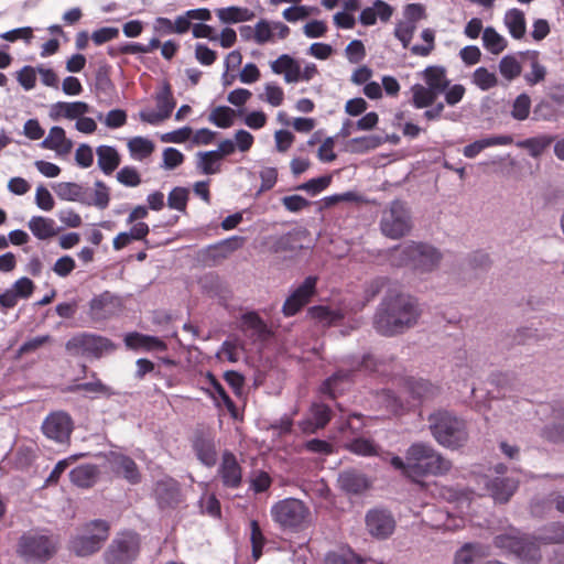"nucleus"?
Returning <instances> with one entry per match:
<instances>
[{"instance_id":"f03ea898","label":"nucleus","mask_w":564,"mask_h":564,"mask_svg":"<svg viewBox=\"0 0 564 564\" xmlns=\"http://www.w3.org/2000/svg\"><path fill=\"white\" fill-rule=\"evenodd\" d=\"M390 464L402 476L417 484L426 476H444L452 469L451 460L424 442L413 443L405 451L404 458L393 456Z\"/></svg>"},{"instance_id":"39448f33","label":"nucleus","mask_w":564,"mask_h":564,"mask_svg":"<svg viewBox=\"0 0 564 564\" xmlns=\"http://www.w3.org/2000/svg\"><path fill=\"white\" fill-rule=\"evenodd\" d=\"M57 547L58 542L54 536L29 531L20 536L17 553L28 563L43 564L56 554Z\"/></svg>"},{"instance_id":"72a5a7b5","label":"nucleus","mask_w":564,"mask_h":564,"mask_svg":"<svg viewBox=\"0 0 564 564\" xmlns=\"http://www.w3.org/2000/svg\"><path fill=\"white\" fill-rule=\"evenodd\" d=\"M98 477L96 465L86 464L73 468L69 473L70 481L79 488H90Z\"/></svg>"},{"instance_id":"79ce46f5","label":"nucleus","mask_w":564,"mask_h":564,"mask_svg":"<svg viewBox=\"0 0 564 564\" xmlns=\"http://www.w3.org/2000/svg\"><path fill=\"white\" fill-rule=\"evenodd\" d=\"M246 108H213L208 116V121L218 128H229L234 124L236 116H242Z\"/></svg>"},{"instance_id":"6e6552de","label":"nucleus","mask_w":564,"mask_h":564,"mask_svg":"<svg viewBox=\"0 0 564 564\" xmlns=\"http://www.w3.org/2000/svg\"><path fill=\"white\" fill-rule=\"evenodd\" d=\"M380 229L390 239H400L411 230L410 212L402 200H392L382 212Z\"/></svg>"},{"instance_id":"a211bd4d","label":"nucleus","mask_w":564,"mask_h":564,"mask_svg":"<svg viewBox=\"0 0 564 564\" xmlns=\"http://www.w3.org/2000/svg\"><path fill=\"white\" fill-rule=\"evenodd\" d=\"M218 475L225 487L231 489L240 487L242 482V470L236 456L231 452H224L221 463L218 468Z\"/></svg>"},{"instance_id":"2eb2a0df","label":"nucleus","mask_w":564,"mask_h":564,"mask_svg":"<svg viewBox=\"0 0 564 564\" xmlns=\"http://www.w3.org/2000/svg\"><path fill=\"white\" fill-rule=\"evenodd\" d=\"M153 496L160 509H174L181 502L178 481L165 476L154 484Z\"/></svg>"},{"instance_id":"c756f323","label":"nucleus","mask_w":564,"mask_h":564,"mask_svg":"<svg viewBox=\"0 0 564 564\" xmlns=\"http://www.w3.org/2000/svg\"><path fill=\"white\" fill-rule=\"evenodd\" d=\"M553 417L563 423H553L545 425L542 430V436L550 442L558 443L564 441V400L554 402L552 406Z\"/></svg>"},{"instance_id":"864d4df0","label":"nucleus","mask_w":564,"mask_h":564,"mask_svg":"<svg viewBox=\"0 0 564 564\" xmlns=\"http://www.w3.org/2000/svg\"><path fill=\"white\" fill-rule=\"evenodd\" d=\"M173 108H142L139 117L152 126H159L172 116Z\"/></svg>"},{"instance_id":"dca6fc26","label":"nucleus","mask_w":564,"mask_h":564,"mask_svg":"<svg viewBox=\"0 0 564 564\" xmlns=\"http://www.w3.org/2000/svg\"><path fill=\"white\" fill-rule=\"evenodd\" d=\"M366 525L369 533L377 539H387L395 528L391 513L383 509H372L366 514Z\"/></svg>"},{"instance_id":"de8ad7c7","label":"nucleus","mask_w":564,"mask_h":564,"mask_svg":"<svg viewBox=\"0 0 564 564\" xmlns=\"http://www.w3.org/2000/svg\"><path fill=\"white\" fill-rule=\"evenodd\" d=\"M507 40L499 34L494 26H487L482 31V45L491 54H500L507 47Z\"/></svg>"},{"instance_id":"09e8293b","label":"nucleus","mask_w":564,"mask_h":564,"mask_svg":"<svg viewBox=\"0 0 564 564\" xmlns=\"http://www.w3.org/2000/svg\"><path fill=\"white\" fill-rule=\"evenodd\" d=\"M86 206H96L99 209H106L110 202L109 187L102 181L95 182L94 197L90 196L89 192L86 194Z\"/></svg>"},{"instance_id":"052dcab7","label":"nucleus","mask_w":564,"mask_h":564,"mask_svg":"<svg viewBox=\"0 0 564 564\" xmlns=\"http://www.w3.org/2000/svg\"><path fill=\"white\" fill-rule=\"evenodd\" d=\"M479 545L476 543H465L454 555V564H475L478 556Z\"/></svg>"},{"instance_id":"13d9d810","label":"nucleus","mask_w":564,"mask_h":564,"mask_svg":"<svg viewBox=\"0 0 564 564\" xmlns=\"http://www.w3.org/2000/svg\"><path fill=\"white\" fill-rule=\"evenodd\" d=\"M473 83L481 90H488L497 84V76L481 66L474 70Z\"/></svg>"},{"instance_id":"b1692460","label":"nucleus","mask_w":564,"mask_h":564,"mask_svg":"<svg viewBox=\"0 0 564 564\" xmlns=\"http://www.w3.org/2000/svg\"><path fill=\"white\" fill-rule=\"evenodd\" d=\"M304 231L290 230L281 236L271 238L270 250L275 253L296 252L303 248Z\"/></svg>"},{"instance_id":"7c9ffc66","label":"nucleus","mask_w":564,"mask_h":564,"mask_svg":"<svg viewBox=\"0 0 564 564\" xmlns=\"http://www.w3.org/2000/svg\"><path fill=\"white\" fill-rule=\"evenodd\" d=\"M512 142L513 139L511 135L487 137L467 144L463 150V154L468 159H473L487 148L496 145H509Z\"/></svg>"},{"instance_id":"c9c22d12","label":"nucleus","mask_w":564,"mask_h":564,"mask_svg":"<svg viewBox=\"0 0 564 564\" xmlns=\"http://www.w3.org/2000/svg\"><path fill=\"white\" fill-rule=\"evenodd\" d=\"M523 536L524 534H522L518 529L510 528L508 532L496 535L492 543L505 553L514 555L518 547H520Z\"/></svg>"},{"instance_id":"a19ab883","label":"nucleus","mask_w":564,"mask_h":564,"mask_svg":"<svg viewBox=\"0 0 564 564\" xmlns=\"http://www.w3.org/2000/svg\"><path fill=\"white\" fill-rule=\"evenodd\" d=\"M42 147L58 152H68L72 148V141L65 137V131L61 127H52L48 135L42 141Z\"/></svg>"},{"instance_id":"774afa93","label":"nucleus","mask_w":564,"mask_h":564,"mask_svg":"<svg viewBox=\"0 0 564 564\" xmlns=\"http://www.w3.org/2000/svg\"><path fill=\"white\" fill-rule=\"evenodd\" d=\"M37 67L34 68L31 65H24L20 70L17 72V80L23 87L24 90H31L36 84Z\"/></svg>"},{"instance_id":"bf43d9fd","label":"nucleus","mask_w":564,"mask_h":564,"mask_svg":"<svg viewBox=\"0 0 564 564\" xmlns=\"http://www.w3.org/2000/svg\"><path fill=\"white\" fill-rule=\"evenodd\" d=\"M332 183L330 175H323L319 177L311 178L305 183L297 186V189L304 191L307 194L315 196L325 191Z\"/></svg>"},{"instance_id":"c85d7f7f","label":"nucleus","mask_w":564,"mask_h":564,"mask_svg":"<svg viewBox=\"0 0 564 564\" xmlns=\"http://www.w3.org/2000/svg\"><path fill=\"white\" fill-rule=\"evenodd\" d=\"M53 189L57 197L65 202H78L80 204L88 203L86 194L89 192L88 187L74 182H59L53 185Z\"/></svg>"},{"instance_id":"3c124183","label":"nucleus","mask_w":564,"mask_h":564,"mask_svg":"<svg viewBox=\"0 0 564 564\" xmlns=\"http://www.w3.org/2000/svg\"><path fill=\"white\" fill-rule=\"evenodd\" d=\"M413 106H434L440 96L433 89L421 84H414L411 87Z\"/></svg>"},{"instance_id":"cd10ccee","label":"nucleus","mask_w":564,"mask_h":564,"mask_svg":"<svg viewBox=\"0 0 564 564\" xmlns=\"http://www.w3.org/2000/svg\"><path fill=\"white\" fill-rule=\"evenodd\" d=\"M149 232L150 228L148 224L143 221L135 223L130 230L121 231L113 238L112 247L115 250L119 251L130 245L132 240H142L148 243L147 236Z\"/></svg>"},{"instance_id":"680f3d73","label":"nucleus","mask_w":564,"mask_h":564,"mask_svg":"<svg viewBox=\"0 0 564 564\" xmlns=\"http://www.w3.org/2000/svg\"><path fill=\"white\" fill-rule=\"evenodd\" d=\"M499 70L506 79L512 80L520 75L521 65L514 56L506 55L499 63Z\"/></svg>"},{"instance_id":"f704fd0d","label":"nucleus","mask_w":564,"mask_h":564,"mask_svg":"<svg viewBox=\"0 0 564 564\" xmlns=\"http://www.w3.org/2000/svg\"><path fill=\"white\" fill-rule=\"evenodd\" d=\"M503 23L513 39L520 40L524 36L527 24L522 10L518 8L507 10L503 17Z\"/></svg>"},{"instance_id":"20e7f679","label":"nucleus","mask_w":564,"mask_h":564,"mask_svg":"<svg viewBox=\"0 0 564 564\" xmlns=\"http://www.w3.org/2000/svg\"><path fill=\"white\" fill-rule=\"evenodd\" d=\"M427 422L432 436L445 448L457 449L468 442L467 423L453 411L436 410L427 416Z\"/></svg>"},{"instance_id":"37998d69","label":"nucleus","mask_w":564,"mask_h":564,"mask_svg":"<svg viewBox=\"0 0 564 564\" xmlns=\"http://www.w3.org/2000/svg\"><path fill=\"white\" fill-rule=\"evenodd\" d=\"M553 140V137L542 134L517 141L516 145L518 148L528 150L532 158H539L544 152V150L552 144Z\"/></svg>"},{"instance_id":"a18cd8bd","label":"nucleus","mask_w":564,"mask_h":564,"mask_svg":"<svg viewBox=\"0 0 564 564\" xmlns=\"http://www.w3.org/2000/svg\"><path fill=\"white\" fill-rule=\"evenodd\" d=\"M197 170L205 175H213L220 172L221 159L213 150L197 153Z\"/></svg>"},{"instance_id":"338daca9","label":"nucleus","mask_w":564,"mask_h":564,"mask_svg":"<svg viewBox=\"0 0 564 564\" xmlns=\"http://www.w3.org/2000/svg\"><path fill=\"white\" fill-rule=\"evenodd\" d=\"M117 180L128 187H135L141 184V176L134 166L126 165L117 172Z\"/></svg>"},{"instance_id":"f8f14e48","label":"nucleus","mask_w":564,"mask_h":564,"mask_svg":"<svg viewBox=\"0 0 564 564\" xmlns=\"http://www.w3.org/2000/svg\"><path fill=\"white\" fill-rule=\"evenodd\" d=\"M317 276L308 275L304 281L294 289L286 297L282 313L285 317L296 315L316 293Z\"/></svg>"},{"instance_id":"c03bdc74","label":"nucleus","mask_w":564,"mask_h":564,"mask_svg":"<svg viewBox=\"0 0 564 564\" xmlns=\"http://www.w3.org/2000/svg\"><path fill=\"white\" fill-rule=\"evenodd\" d=\"M378 122V115L373 111L366 113L357 121L347 119L341 127L340 133L343 137H349L351 133L360 130H370Z\"/></svg>"},{"instance_id":"603ef678","label":"nucleus","mask_w":564,"mask_h":564,"mask_svg":"<svg viewBox=\"0 0 564 564\" xmlns=\"http://www.w3.org/2000/svg\"><path fill=\"white\" fill-rule=\"evenodd\" d=\"M110 66L107 64L99 65L95 72V89L98 94L110 95L113 90V84L109 76Z\"/></svg>"},{"instance_id":"0e129e2a","label":"nucleus","mask_w":564,"mask_h":564,"mask_svg":"<svg viewBox=\"0 0 564 564\" xmlns=\"http://www.w3.org/2000/svg\"><path fill=\"white\" fill-rule=\"evenodd\" d=\"M544 543H564V523L554 522L545 527L544 532L539 535Z\"/></svg>"},{"instance_id":"473e14b6","label":"nucleus","mask_w":564,"mask_h":564,"mask_svg":"<svg viewBox=\"0 0 564 564\" xmlns=\"http://www.w3.org/2000/svg\"><path fill=\"white\" fill-rule=\"evenodd\" d=\"M422 74L425 85L438 95L443 94L449 84V80L446 77V69L443 66H427Z\"/></svg>"},{"instance_id":"a878e982","label":"nucleus","mask_w":564,"mask_h":564,"mask_svg":"<svg viewBox=\"0 0 564 564\" xmlns=\"http://www.w3.org/2000/svg\"><path fill=\"white\" fill-rule=\"evenodd\" d=\"M339 488L352 495H358L365 491L369 487L368 479L360 471L355 469L344 470L338 476Z\"/></svg>"},{"instance_id":"4468645a","label":"nucleus","mask_w":564,"mask_h":564,"mask_svg":"<svg viewBox=\"0 0 564 564\" xmlns=\"http://www.w3.org/2000/svg\"><path fill=\"white\" fill-rule=\"evenodd\" d=\"M108 463L111 471L123 478L130 485H138L142 480V474L137 463L128 455L119 452H110Z\"/></svg>"},{"instance_id":"aec40b11","label":"nucleus","mask_w":564,"mask_h":564,"mask_svg":"<svg viewBox=\"0 0 564 564\" xmlns=\"http://www.w3.org/2000/svg\"><path fill=\"white\" fill-rule=\"evenodd\" d=\"M519 481L512 477H495L486 482L490 496L498 503H506L517 491Z\"/></svg>"},{"instance_id":"e2e57ef3","label":"nucleus","mask_w":564,"mask_h":564,"mask_svg":"<svg viewBox=\"0 0 564 564\" xmlns=\"http://www.w3.org/2000/svg\"><path fill=\"white\" fill-rule=\"evenodd\" d=\"M199 507L202 513L212 518L217 519L221 516L220 502L214 494H204L199 499Z\"/></svg>"},{"instance_id":"0eeeda50","label":"nucleus","mask_w":564,"mask_h":564,"mask_svg":"<svg viewBox=\"0 0 564 564\" xmlns=\"http://www.w3.org/2000/svg\"><path fill=\"white\" fill-rule=\"evenodd\" d=\"M108 536V522L96 519L86 523L83 533L69 541V549L78 556H88L98 552Z\"/></svg>"},{"instance_id":"7ed1b4c3","label":"nucleus","mask_w":564,"mask_h":564,"mask_svg":"<svg viewBox=\"0 0 564 564\" xmlns=\"http://www.w3.org/2000/svg\"><path fill=\"white\" fill-rule=\"evenodd\" d=\"M441 252L432 245L409 241L389 250L388 261L395 268H410L416 273L431 272L441 261Z\"/></svg>"},{"instance_id":"393cba45","label":"nucleus","mask_w":564,"mask_h":564,"mask_svg":"<svg viewBox=\"0 0 564 564\" xmlns=\"http://www.w3.org/2000/svg\"><path fill=\"white\" fill-rule=\"evenodd\" d=\"M206 381L209 383L210 389H205L208 395L214 400L216 406H220L223 403L225 408L228 410L232 417L237 416V406L229 394L226 392L221 383L217 380V378L208 371L205 376Z\"/></svg>"},{"instance_id":"412c9836","label":"nucleus","mask_w":564,"mask_h":564,"mask_svg":"<svg viewBox=\"0 0 564 564\" xmlns=\"http://www.w3.org/2000/svg\"><path fill=\"white\" fill-rule=\"evenodd\" d=\"M354 376L352 370L339 369L322 383L321 392L335 399L352 383Z\"/></svg>"},{"instance_id":"423d86ee","label":"nucleus","mask_w":564,"mask_h":564,"mask_svg":"<svg viewBox=\"0 0 564 564\" xmlns=\"http://www.w3.org/2000/svg\"><path fill=\"white\" fill-rule=\"evenodd\" d=\"M270 514L282 530L297 532L308 525L311 511L304 501L284 498L271 507Z\"/></svg>"},{"instance_id":"f257e3e1","label":"nucleus","mask_w":564,"mask_h":564,"mask_svg":"<svg viewBox=\"0 0 564 564\" xmlns=\"http://www.w3.org/2000/svg\"><path fill=\"white\" fill-rule=\"evenodd\" d=\"M421 313L416 301L403 293H388L378 305L372 325L382 336L403 334L413 327Z\"/></svg>"},{"instance_id":"ddd939ff","label":"nucleus","mask_w":564,"mask_h":564,"mask_svg":"<svg viewBox=\"0 0 564 564\" xmlns=\"http://www.w3.org/2000/svg\"><path fill=\"white\" fill-rule=\"evenodd\" d=\"M73 427L70 415L64 411L50 413L41 426L43 434L57 443L68 442Z\"/></svg>"},{"instance_id":"2f4dec72","label":"nucleus","mask_w":564,"mask_h":564,"mask_svg":"<svg viewBox=\"0 0 564 564\" xmlns=\"http://www.w3.org/2000/svg\"><path fill=\"white\" fill-rule=\"evenodd\" d=\"M96 154L98 166L106 175H110L120 164V155L115 147L99 145Z\"/></svg>"},{"instance_id":"ea45409f","label":"nucleus","mask_w":564,"mask_h":564,"mask_svg":"<svg viewBox=\"0 0 564 564\" xmlns=\"http://www.w3.org/2000/svg\"><path fill=\"white\" fill-rule=\"evenodd\" d=\"M324 564H378L372 560L361 558L352 550H340L328 552L325 556Z\"/></svg>"},{"instance_id":"8fccbe9b","label":"nucleus","mask_w":564,"mask_h":564,"mask_svg":"<svg viewBox=\"0 0 564 564\" xmlns=\"http://www.w3.org/2000/svg\"><path fill=\"white\" fill-rule=\"evenodd\" d=\"M278 120L283 126H292L295 131L301 133L311 132L316 126V121L313 118H291L284 111L278 113Z\"/></svg>"},{"instance_id":"9d476101","label":"nucleus","mask_w":564,"mask_h":564,"mask_svg":"<svg viewBox=\"0 0 564 564\" xmlns=\"http://www.w3.org/2000/svg\"><path fill=\"white\" fill-rule=\"evenodd\" d=\"M139 551V535L134 532H122L112 540L104 556L107 564H131Z\"/></svg>"},{"instance_id":"58836bf2","label":"nucleus","mask_w":564,"mask_h":564,"mask_svg":"<svg viewBox=\"0 0 564 564\" xmlns=\"http://www.w3.org/2000/svg\"><path fill=\"white\" fill-rule=\"evenodd\" d=\"M514 555L525 564H536L541 558L536 540L524 534Z\"/></svg>"},{"instance_id":"f3484780","label":"nucleus","mask_w":564,"mask_h":564,"mask_svg":"<svg viewBox=\"0 0 564 564\" xmlns=\"http://www.w3.org/2000/svg\"><path fill=\"white\" fill-rule=\"evenodd\" d=\"M404 391L408 400L411 402V409L417 406L424 401L432 400L440 393V387L432 384L429 380L422 378H409L404 384Z\"/></svg>"},{"instance_id":"4be33fe9","label":"nucleus","mask_w":564,"mask_h":564,"mask_svg":"<svg viewBox=\"0 0 564 564\" xmlns=\"http://www.w3.org/2000/svg\"><path fill=\"white\" fill-rule=\"evenodd\" d=\"M307 316L322 327H332L341 323L345 318V312L340 307L314 305L308 308Z\"/></svg>"},{"instance_id":"6ab92c4d","label":"nucleus","mask_w":564,"mask_h":564,"mask_svg":"<svg viewBox=\"0 0 564 564\" xmlns=\"http://www.w3.org/2000/svg\"><path fill=\"white\" fill-rule=\"evenodd\" d=\"M193 449L197 459L207 467H213L217 462V448L215 437L210 433L197 432L193 440Z\"/></svg>"},{"instance_id":"e433bc0d","label":"nucleus","mask_w":564,"mask_h":564,"mask_svg":"<svg viewBox=\"0 0 564 564\" xmlns=\"http://www.w3.org/2000/svg\"><path fill=\"white\" fill-rule=\"evenodd\" d=\"M216 13L218 19L226 24L250 21L254 17L253 11L248 8L236 6L218 9Z\"/></svg>"},{"instance_id":"6e6d98bb","label":"nucleus","mask_w":564,"mask_h":564,"mask_svg":"<svg viewBox=\"0 0 564 564\" xmlns=\"http://www.w3.org/2000/svg\"><path fill=\"white\" fill-rule=\"evenodd\" d=\"M189 191L186 187L176 186L167 196V206L171 209L185 212L187 207Z\"/></svg>"},{"instance_id":"5701e85b","label":"nucleus","mask_w":564,"mask_h":564,"mask_svg":"<svg viewBox=\"0 0 564 564\" xmlns=\"http://www.w3.org/2000/svg\"><path fill=\"white\" fill-rule=\"evenodd\" d=\"M376 400L380 408L392 415H403L411 410V402L408 399L389 389L378 392Z\"/></svg>"},{"instance_id":"1a4fd4ad","label":"nucleus","mask_w":564,"mask_h":564,"mask_svg":"<svg viewBox=\"0 0 564 564\" xmlns=\"http://www.w3.org/2000/svg\"><path fill=\"white\" fill-rule=\"evenodd\" d=\"M65 348L72 356L98 359L113 349V344L104 336L84 332L70 337Z\"/></svg>"},{"instance_id":"9b49d317","label":"nucleus","mask_w":564,"mask_h":564,"mask_svg":"<svg viewBox=\"0 0 564 564\" xmlns=\"http://www.w3.org/2000/svg\"><path fill=\"white\" fill-rule=\"evenodd\" d=\"M123 307L119 295L104 291L93 296L88 303V316L93 322H105L117 316Z\"/></svg>"},{"instance_id":"4d7b16f0","label":"nucleus","mask_w":564,"mask_h":564,"mask_svg":"<svg viewBox=\"0 0 564 564\" xmlns=\"http://www.w3.org/2000/svg\"><path fill=\"white\" fill-rule=\"evenodd\" d=\"M393 360L392 357L389 359L378 358L371 354H367L362 357L360 362V367L367 371L375 372L381 376H387L388 371L386 369L387 361L391 362Z\"/></svg>"},{"instance_id":"49530a36","label":"nucleus","mask_w":564,"mask_h":564,"mask_svg":"<svg viewBox=\"0 0 564 564\" xmlns=\"http://www.w3.org/2000/svg\"><path fill=\"white\" fill-rule=\"evenodd\" d=\"M154 143L143 137H134L128 142V149L132 159L143 161L154 151Z\"/></svg>"},{"instance_id":"69168bd1","label":"nucleus","mask_w":564,"mask_h":564,"mask_svg":"<svg viewBox=\"0 0 564 564\" xmlns=\"http://www.w3.org/2000/svg\"><path fill=\"white\" fill-rule=\"evenodd\" d=\"M311 415L316 429H323L330 421L332 410L324 403H314L311 408Z\"/></svg>"},{"instance_id":"5fc2aeb1","label":"nucleus","mask_w":564,"mask_h":564,"mask_svg":"<svg viewBox=\"0 0 564 564\" xmlns=\"http://www.w3.org/2000/svg\"><path fill=\"white\" fill-rule=\"evenodd\" d=\"M382 140L377 135H365L352 138L348 142L349 150L356 153H364L369 150L376 149L381 144Z\"/></svg>"},{"instance_id":"4c0bfd02","label":"nucleus","mask_w":564,"mask_h":564,"mask_svg":"<svg viewBox=\"0 0 564 564\" xmlns=\"http://www.w3.org/2000/svg\"><path fill=\"white\" fill-rule=\"evenodd\" d=\"M93 381L74 384L69 388L72 392H86L90 398L99 395L111 397L113 391L110 387L106 386L96 373H93Z\"/></svg>"},{"instance_id":"bb28decb","label":"nucleus","mask_w":564,"mask_h":564,"mask_svg":"<svg viewBox=\"0 0 564 564\" xmlns=\"http://www.w3.org/2000/svg\"><path fill=\"white\" fill-rule=\"evenodd\" d=\"M28 227L32 235L39 240H48L55 237L61 230L54 219L44 216L31 217Z\"/></svg>"}]
</instances>
